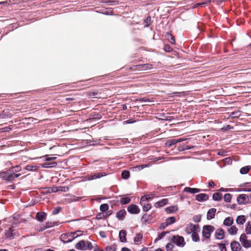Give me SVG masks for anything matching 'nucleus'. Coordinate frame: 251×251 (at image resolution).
Here are the masks:
<instances>
[{"instance_id": "cd10ccee", "label": "nucleus", "mask_w": 251, "mask_h": 251, "mask_svg": "<svg viewBox=\"0 0 251 251\" xmlns=\"http://www.w3.org/2000/svg\"><path fill=\"white\" fill-rule=\"evenodd\" d=\"M153 197H154L153 194L145 195L141 198V202H143L144 201L150 200L152 198H153Z\"/></svg>"}, {"instance_id": "5701e85b", "label": "nucleus", "mask_w": 251, "mask_h": 251, "mask_svg": "<svg viewBox=\"0 0 251 251\" xmlns=\"http://www.w3.org/2000/svg\"><path fill=\"white\" fill-rule=\"evenodd\" d=\"M126 214V211L125 209L120 210L117 213L116 217L119 220H122Z\"/></svg>"}, {"instance_id": "423d86ee", "label": "nucleus", "mask_w": 251, "mask_h": 251, "mask_svg": "<svg viewBox=\"0 0 251 251\" xmlns=\"http://www.w3.org/2000/svg\"><path fill=\"white\" fill-rule=\"evenodd\" d=\"M172 240L178 246L183 247L185 244L184 238L182 236L178 235L174 236L173 237Z\"/></svg>"}, {"instance_id": "c756f323", "label": "nucleus", "mask_w": 251, "mask_h": 251, "mask_svg": "<svg viewBox=\"0 0 251 251\" xmlns=\"http://www.w3.org/2000/svg\"><path fill=\"white\" fill-rule=\"evenodd\" d=\"M12 228H9L8 231L6 233L5 235L7 238H13L15 235V233H13Z\"/></svg>"}, {"instance_id": "393cba45", "label": "nucleus", "mask_w": 251, "mask_h": 251, "mask_svg": "<svg viewBox=\"0 0 251 251\" xmlns=\"http://www.w3.org/2000/svg\"><path fill=\"white\" fill-rule=\"evenodd\" d=\"M246 221L245 216L244 215L238 216L236 219V223L239 225H243Z\"/></svg>"}, {"instance_id": "aec40b11", "label": "nucleus", "mask_w": 251, "mask_h": 251, "mask_svg": "<svg viewBox=\"0 0 251 251\" xmlns=\"http://www.w3.org/2000/svg\"><path fill=\"white\" fill-rule=\"evenodd\" d=\"M238 229L235 226H231V227L228 228L227 231L230 235H235L237 234Z\"/></svg>"}, {"instance_id": "0eeeda50", "label": "nucleus", "mask_w": 251, "mask_h": 251, "mask_svg": "<svg viewBox=\"0 0 251 251\" xmlns=\"http://www.w3.org/2000/svg\"><path fill=\"white\" fill-rule=\"evenodd\" d=\"M237 201L240 204H245L249 201V197L246 194H241L238 197Z\"/></svg>"}, {"instance_id": "4d7b16f0", "label": "nucleus", "mask_w": 251, "mask_h": 251, "mask_svg": "<svg viewBox=\"0 0 251 251\" xmlns=\"http://www.w3.org/2000/svg\"><path fill=\"white\" fill-rule=\"evenodd\" d=\"M81 198L80 197H75V196H74L73 198H72V201H79V200H80Z\"/></svg>"}, {"instance_id": "20e7f679", "label": "nucleus", "mask_w": 251, "mask_h": 251, "mask_svg": "<svg viewBox=\"0 0 251 251\" xmlns=\"http://www.w3.org/2000/svg\"><path fill=\"white\" fill-rule=\"evenodd\" d=\"M20 176V174H16L14 173H12L11 174L8 175L7 173L5 172H2V173H0V177H3L4 179L8 181H12L15 178L18 177Z\"/></svg>"}, {"instance_id": "9d476101", "label": "nucleus", "mask_w": 251, "mask_h": 251, "mask_svg": "<svg viewBox=\"0 0 251 251\" xmlns=\"http://www.w3.org/2000/svg\"><path fill=\"white\" fill-rule=\"evenodd\" d=\"M208 199V196L207 195L205 194H200L196 196V199L199 201H202L207 200Z\"/></svg>"}, {"instance_id": "c9c22d12", "label": "nucleus", "mask_w": 251, "mask_h": 251, "mask_svg": "<svg viewBox=\"0 0 251 251\" xmlns=\"http://www.w3.org/2000/svg\"><path fill=\"white\" fill-rule=\"evenodd\" d=\"M176 222V218L174 217H171L167 218L166 220V222L168 225L174 223Z\"/></svg>"}, {"instance_id": "a211bd4d", "label": "nucleus", "mask_w": 251, "mask_h": 251, "mask_svg": "<svg viewBox=\"0 0 251 251\" xmlns=\"http://www.w3.org/2000/svg\"><path fill=\"white\" fill-rule=\"evenodd\" d=\"M178 210V207L176 205H172L169 206L165 208V211L167 213H172Z\"/></svg>"}, {"instance_id": "052dcab7", "label": "nucleus", "mask_w": 251, "mask_h": 251, "mask_svg": "<svg viewBox=\"0 0 251 251\" xmlns=\"http://www.w3.org/2000/svg\"><path fill=\"white\" fill-rule=\"evenodd\" d=\"M140 101H146V102H150V101L149 100V99H144V98H143L142 99H140L139 100Z\"/></svg>"}, {"instance_id": "f03ea898", "label": "nucleus", "mask_w": 251, "mask_h": 251, "mask_svg": "<svg viewBox=\"0 0 251 251\" xmlns=\"http://www.w3.org/2000/svg\"><path fill=\"white\" fill-rule=\"evenodd\" d=\"M214 227L211 225L204 226L202 229V236L207 240H209L211 234L214 231Z\"/></svg>"}, {"instance_id": "5fc2aeb1", "label": "nucleus", "mask_w": 251, "mask_h": 251, "mask_svg": "<svg viewBox=\"0 0 251 251\" xmlns=\"http://www.w3.org/2000/svg\"><path fill=\"white\" fill-rule=\"evenodd\" d=\"M21 170V168L19 166H15L13 168V172L15 171L16 172H20Z\"/></svg>"}, {"instance_id": "3c124183", "label": "nucleus", "mask_w": 251, "mask_h": 251, "mask_svg": "<svg viewBox=\"0 0 251 251\" xmlns=\"http://www.w3.org/2000/svg\"><path fill=\"white\" fill-rule=\"evenodd\" d=\"M201 217L200 215H196L193 217V220L195 222L198 223L201 221Z\"/></svg>"}, {"instance_id": "8fccbe9b", "label": "nucleus", "mask_w": 251, "mask_h": 251, "mask_svg": "<svg viewBox=\"0 0 251 251\" xmlns=\"http://www.w3.org/2000/svg\"><path fill=\"white\" fill-rule=\"evenodd\" d=\"M210 2V0H207L206 1H205L204 2L199 3L195 4L193 6V8H195L197 7L198 6H199L200 5H203L204 4L208 3Z\"/></svg>"}, {"instance_id": "49530a36", "label": "nucleus", "mask_w": 251, "mask_h": 251, "mask_svg": "<svg viewBox=\"0 0 251 251\" xmlns=\"http://www.w3.org/2000/svg\"><path fill=\"white\" fill-rule=\"evenodd\" d=\"M43 157L45 158V161H51L56 159V157H49L48 155H45Z\"/></svg>"}, {"instance_id": "e2e57ef3", "label": "nucleus", "mask_w": 251, "mask_h": 251, "mask_svg": "<svg viewBox=\"0 0 251 251\" xmlns=\"http://www.w3.org/2000/svg\"><path fill=\"white\" fill-rule=\"evenodd\" d=\"M10 130H11V128L9 127H6L3 128V131H5V132L6 131H9Z\"/></svg>"}, {"instance_id": "09e8293b", "label": "nucleus", "mask_w": 251, "mask_h": 251, "mask_svg": "<svg viewBox=\"0 0 251 251\" xmlns=\"http://www.w3.org/2000/svg\"><path fill=\"white\" fill-rule=\"evenodd\" d=\"M247 239V236L245 234L243 233L241 234L240 237V241L241 242V244L244 242L245 240H246Z\"/></svg>"}, {"instance_id": "72a5a7b5", "label": "nucleus", "mask_w": 251, "mask_h": 251, "mask_svg": "<svg viewBox=\"0 0 251 251\" xmlns=\"http://www.w3.org/2000/svg\"><path fill=\"white\" fill-rule=\"evenodd\" d=\"M130 176V173L128 171H124L122 173V177L124 179H127L129 178Z\"/></svg>"}, {"instance_id": "c03bdc74", "label": "nucleus", "mask_w": 251, "mask_h": 251, "mask_svg": "<svg viewBox=\"0 0 251 251\" xmlns=\"http://www.w3.org/2000/svg\"><path fill=\"white\" fill-rule=\"evenodd\" d=\"M173 248H174V244L171 243H169L167 244L166 246L167 251H172L171 250L173 249Z\"/></svg>"}, {"instance_id": "b1692460", "label": "nucleus", "mask_w": 251, "mask_h": 251, "mask_svg": "<svg viewBox=\"0 0 251 251\" xmlns=\"http://www.w3.org/2000/svg\"><path fill=\"white\" fill-rule=\"evenodd\" d=\"M46 215L45 212H38L36 214V219L38 221L42 222L46 218Z\"/></svg>"}, {"instance_id": "473e14b6", "label": "nucleus", "mask_w": 251, "mask_h": 251, "mask_svg": "<svg viewBox=\"0 0 251 251\" xmlns=\"http://www.w3.org/2000/svg\"><path fill=\"white\" fill-rule=\"evenodd\" d=\"M130 201V199L127 197L122 198L120 200V203L122 204L128 203Z\"/></svg>"}, {"instance_id": "58836bf2", "label": "nucleus", "mask_w": 251, "mask_h": 251, "mask_svg": "<svg viewBox=\"0 0 251 251\" xmlns=\"http://www.w3.org/2000/svg\"><path fill=\"white\" fill-rule=\"evenodd\" d=\"M245 248H249L251 247V240H246L242 243Z\"/></svg>"}, {"instance_id": "603ef678", "label": "nucleus", "mask_w": 251, "mask_h": 251, "mask_svg": "<svg viewBox=\"0 0 251 251\" xmlns=\"http://www.w3.org/2000/svg\"><path fill=\"white\" fill-rule=\"evenodd\" d=\"M231 115L233 117H239L241 115L240 113L239 112H232L231 113Z\"/></svg>"}, {"instance_id": "338daca9", "label": "nucleus", "mask_w": 251, "mask_h": 251, "mask_svg": "<svg viewBox=\"0 0 251 251\" xmlns=\"http://www.w3.org/2000/svg\"><path fill=\"white\" fill-rule=\"evenodd\" d=\"M96 248H95L94 249V251H103L102 250H100L99 249H98V247L96 245Z\"/></svg>"}, {"instance_id": "bf43d9fd", "label": "nucleus", "mask_w": 251, "mask_h": 251, "mask_svg": "<svg viewBox=\"0 0 251 251\" xmlns=\"http://www.w3.org/2000/svg\"><path fill=\"white\" fill-rule=\"evenodd\" d=\"M171 145L176 144V143H178V140H177L176 139H173L171 141Z\"/></svg>"}, {"instance_id": "37998d69", "label": "nucleus", "mask_w": 251, "mask_h": 251, "mask_svg": "<svg viewBox=\"0 0 251 251\" xmlns=\"http://www.w3.org/2000/svg\"><path fill=\"white\" fill-rule=\"evenodd\" d=\"M148 167H149V165L144 164V165H142L140 166H136L135 167H134V169L136 170L140 171V170L143 169L144 168Z\"/></svg>"}, {"instance_id": "de8ad7c7", "label": "nucleus", "mask_w": 251, "mask_h": 251, "mask_svg": "<svg viewBox=\"0 0 251 251\" xmlns=\"http://www.w3.org/2000/svg\"><path fill=\"white\" fill-rule=\"evenodd\" d=\"M219 247L221 251H226L225 244H219Z\"/></svg>"}, {"instance_id": "864d4df0", "label": "nucleus", "mask_w": 251, "mask_h": 251, "mask_svg": "<svg viewBox=\"0 0 251 251\" xmlns=\"http://www.w3.org/2000/svg\"><path fill=\"white\" fill-rule=\"evenodd\" d=\"M169 226L167 223L165 222V223H162L160 226V229H164L166 226Z\"/></svg>"}, {"instance_id": "c85d7f7f", "label": "nucleus", "mask_w": 251, "mask_h": 251, "mask_svg": "<svg viewBox=\"0 0 251 251\" xmlns=\"http://www.w3.org/2000/svg\"><path fill=\"white\" fill-rule=\"evenodd\" d=\"M222 194L220 193L217 192L213 194L212 198L215 201H219L221 200Z\"/></svg>"}, {"instance_id": "4468645a", "label": "nucleus", "mask_w": 251, "mask_h": 251, "mask_svg": "<svg viewBox=\"0 0 251 251\" xmlns=\"http://www.w3.org/2000/svg\"><path fill=\"white\" fill-rule=\"evenodd\" d=\"M126 232L125 230H121L119 232L120 240L122 242H126Z\"/></svg>"}, {"instance_id": "a19ab883", "label": "nucleus", "mask_w": 251, "mask_h": 251, "mask_svg": "<svg viewBox=\"0 0 251 251\" xmlns=\"http://www.w3.org/2000/svg\"><path fill=\"white\" fill-rule=\"evenodd\" d=\"M116 247L115 245L108 246L105 248L106 251H116Z\"/></svg>"}, {"instance_id": "6e6552de", "label": "nucleus", "mask_w": 251, "mask_h": 251, "mask_svg": "<svg viewBox=\"0 0 251 251\" xmlns=\"http://www.w3.org/2000/svg\"><path fill=\"white\" fill-rule=\"evenodd\" d=\"M128 211L131 214H138L140 212V209L135 204H131L127 208Z\"/></svg>"}, {"instance_id": "6ab92c4d", "label": "nucleus", "mask_w": 251, "mask_h": 251, "mask_svg": "<svg viewBox=\"0 0 251 251\" xmlns=\"http://www.w3.org/2000/svg\"><path fill=\"white\" fill-rule=\"evenodd\" d=\"M233 223V219L231 217L226 218L224 221V225L227 226H232Z\"/></svg>"}, {"instance_id": "7ed1b4c3", "label": "nucleus", "mask_w": 251, "mask_h": 251, "mask_svg": "<svg viewBox=\"0 0 251 251\" xmlns=\"http://www.w3.org/2000/svg\"><path fill=\"white\" fill-rule=\"evenodd\" d=\"M76 232H71L67 234H62L60 237L61 240L64 243H69L78 236V235L75 236Z\"/></svg>"}, {"instance_id": "774afa93", "label": "nucleus", "mask_w": 251, "mask_h": 251, "mask_svg": "<svg viewBox=\"0 0 251 251\" xmlns=\"http://www.w3.org/2000/svg\"><path fill=\"white\" fill-rule=\"evenodd\" d=\"M76 232V234H75V236H76L77 235H78V236H79L81 234V231H77Z\"/></svg>"}, {"instance_id": "4be33fe9", "label": "nucleus", "mask_w": 251, "mask_h": 251, "mask_svg": "<svg viewBox=\"0 0 251 251\" xmlns=\"http://www.w3.org/2000/svg\"><path fill=\"white\" fill-rule=\"evenodd\" d=\"M138 67L139 69L141 70L146 71L151 69L152 68V66L151 64H144L139 65Z\"/></svg>"}, {"instance_id": "f704fd0d", "label": "nucleus", "mask_w": 251, "mask_h": 251, "mask_svg": "<svg viewBox=\"0 0 251 251\" xmlns=\"http://www.w3.org/2000/svg\"><path fill=\"white\" fill-rule=\"evenodd\" d=\"M246 232L247 234H251V221L248 223L247 226L245 228Z\"/></svg>"}, {"instance_id": "dca6fc26", "label": "nucleus", "mask_w": 251, "mask_h": 251, "mask_svg": "<svg viewBox=\"0 0 251 251\" xmlns=\"http://www.w3.org/2000/svg\"><path fill=\"white\" fill-rule=\"evenodd\" d=\"M57 163L55 162H52L51 163L45 162L41 164V166L44 168H50L56 167Z\"/></svg>"}, {"instance_id": "a18cd8bd", "label": "nucleus", "mask_w": 251, "mask_h": 251, "mask_svg": "<svg viewBox=\"0 0 251 251\" xmlns=\"http://www.w3.org/2000/svg\"><path fill=\"white\" fill-rule=\"evenodd\" d=\"M61 209V208L60 207H55V208H54L53 210L52 211V214L53 215L57 214L60 212Z\"/></svg>"}, {"instance_id": "13d9d810", "label": "nucleus", "mask_w": 251, "mask_h": 251, "mask_svg": "<svg viewBox=\"0 0 251 251\" xmlns=\"http://www.w3.org/2000/svg\"><path fill=\"white\" fill-rule=\"evenodd\" d=\"M172 49L169 46H166L165 47V50L166 51H170Z\"/></svg>"}, {"instance_id": "9b49d317", "label": "nucleus", "mask_w": 251, "mask_h": 251, "mask_svg": "<svg viewBox=\"0 0 251 251\" xmlns=\"http://www.w3.org/2000/svg\"><path fill=\"white\" fill-rule=\"evenodd\" d=\"M231 248L232 251H239L241 247L238 242L233 241L231 243Z\"/></svg>"}, {"instance_id": "2eb2a0df", "label": "nucleus", "mask_w": 251, "mask_h": 251, "mask_svg": "<svg viewBox=\"0 0 251 251\" xmlns=\"http://www.w3.org/2000/svg\"><path fill=\"white\" fill-rule=\"evenodd\" d=\"M184 191L189 192L191 194H195L200 192L201 191V189L187 187L184 189Z\"/></svg>"}, {"instance_id": "4c0bfd02", "label": "nucleus", "mask_w": 251, "mask_h": 251, "mask_svg": "<svg viewBox=\"0 0 251 251\" xmlns=\"http://www.w3.org/2000/svg\"><path fill=\"white\" fill-rule=\"evenodd\" d=\"M109 206L106 203L102 204L100 206V210L102 212H105L108 209Z\"/></svg>"}, {"instance_id": "ea45409f", "label": "nucleus", "mask_w": 251, "mask_h": 251, "mask_svg": "<svg viewBox=\"0 0 251 251\" xmlns=\"http://www.w3.org/2000/svg\"><path fill=\"white\" fill-rule=\"evenodd\" d=\"M231 198H232V196H231V194H226L225 195V196L224 197V199L226 202H229L230 201Z\"/></svg>"}, {"instance_id": "680f3d73", "label": "nucleus", "mask_w": 251, "mask_h": 251, "mask_svg": "<svg viewBox=\"0 0 251 251\" xmlns=\"http://www.w3.org/2000/svg\"><path fill=\"white\" fill-rule=\"evenodd\" d=\"M121 251H131L128 248L124 247L122 249Z\"/></svg>"}, {"instance_id": "7c9ffc66", "label": "nucleus", "mask_w": 251, "mask_h": 251, "mask_svg": "<svg viewBox=\"0 0 251 251\" xmlns=\"http://www.w3.org/2000/svg\"><path fill=\"white\" fill-rule=\"evenodd\" d=\"M250 169L251 167L250 166L243 167L240 169V173L242 174H246L250 171Z\"/></svg>"}, {"instance_id": "f3484780", "label": "nucleus", "mask_w": 251, "mask_h": 251, "mask_svg": "<svg viewBox=\"0 0 251 251\" xmlns=\"http://www.w3.org/2000/svg\"><path fill=\"white\" fill-rule=\"evenodd\" d=\"M106 176V174L104 172L100 173H97L94 175H92L90 176H89L88 180H93L97 178H99L102 176Z\"/></svg>"}, {"instance_id": "69168bd1", "label": "nucleus", "mask_w": 251, "mask_h": 251, "mask_svg": "<svg viewBox=\"0 0 251 251\" xmlns=\"http://www.w3.org/2000/svg\"><path fill=\"white\" fill-rule=\"evenodd\" d=\"M219 190L221 191L227 192V191H228V189H225V188H221Z\"/></svg>"}, {"instance_id": "412c9836", "label": "nucleus", "mask_w": 251, "mask_h": 251, "mask_svg": "<svg viewBox=\"0 0 251 251\" xmlns=\"http://www.w3.org/2000/svg\"><path fill=\"white\" fill-rule=\"evenodd\" d=\"M142 235L140 233H138L136 235L135 237L134 238V241L135 244L139 245L141 244V241L142 240Z\"/></svg>"}, {"instance_id": "1a4fd4ad", "label": "nucleus", "mask_w": 251, "mask_h": 251, "mask_svg": "<svg viewBox=\"0 0 251 251\" xmlns=\"http://www.w3.org/2000/svg\"><path fill=\"white\" fill-rule=\"evenodd\" d=\"M215 237L218 239H222L225 237V232L223 229H218L215 232Z\"/></svg>"}, {"instance_id": "0e129e2a", "label": "nucleus", "mask_w": 251, "mask_h": 251, "mask_svg": "<svg viewBox=\"0 0 251 251\" xmlns=\"http://www.w3.org/2000/svg\"><path fill=\"white\" fill-rule=\"evenodd\" d=\"M239 191L251 192V189H244L241 190H239Z\"/></svg>"}, {"instance_id": "ddd939ff", "label": "nucleus", "mask_w": 251, "mask_h": 251, "mask_svg": "<svg viewBox=\"0 0 251 251\" xmlns=\"http://www.w3.org/2000/svg\"><path fill=\"white\" fill-rule=\"evenodd\" d=\"M216 209L215 208H211L208 210L207 213V219L211 220L213 219L215 217Z\"/></svg>"}, {"instance_id": "79ce46f5", "label": "nucleus", "mask_w": 251, "mask_h": 251, "mask_svg": "<svg viewBox=\"0 0 251 251\" xmlns=\"http://www.w3.org/2000/svg\"><path fill=\"white\" fill-rule=\"evenodd\" d=\"M167 233V232L163 231L162 233H160L158 235L157 238L155 240V241L156 242L157 241L160 240L161 239H162Z\"/></svg>"}, {"instance_id": "f257e3e1", "label": "nucleus", "mask_w": 251, "mask_h": 251, "mask_svg": "<svg viewBox=\"0 0 251 251\" xmlns=\"http://www.w3.org/2000/svg\"><path fill=\"white\" fill-rule=\"evenodd\" d=\"M75 248L79 250H91L93 249V246L91 242L88 241L81 240L76 244Z\"/></svg>"}, {"instance_id": "6e6d98bb", "label": "nucleus", "mask_w": 251, "mask_h": 251, "mask_svg": "<svg viewBox=\"0 0 251 251\" xmlns=\"http://www.w3.org/2000/svg\"><path fill=\"white\" fill-rule=\"evenodd\" d=\"M208 186L210 188H213L215 186V184L213 181H210L208 183Z\"/></svg>"}, {"instance_id": "f8f14e48", "label": "nucleus", "mask_w": 251, "mask_h": 251, "mask_svg": "<svg viewBox=\"0 0 251 251\" xmlns=\"http://www.w3.org/2000/svg\"><path fill=\"white\" fill-rule=\"evenodd\" d=\"M168 202V200L167 199H163L161 201L155 202L154 204V206L156 208H159L167 204Z\"/></svg>"}, {"instance_id": "2f4dec72", "label": "nucleus", "mask_w": 251, "mask_h": 251, "mask_svg": "<svg viewBox=\"0 0 251 251\" xmlns=\"http://www.w3.org/2000/svg\"><path fill=\"white\" fill-rule=\"evenodd\" d=\"M143 206V210L144 211L147 212L151 208V203H144L142 202Z\"/></svg>"}, {"instance_id": "a878e982", "label": "nucleus", "mask_w": 251, "mask_h": 251, "mask_svg": "<svg viewBox=\"0 0 251 251\" xmlns=\"http://www.w3.org/2000/svg\"><path fill=\"white\" fill-rule=\"evenodd\" d=\"M200 230H196L193 233H192V239L194 242H198L200 241V238L198 234V233Z\"/></svg>"}, {"instance_id": "39448f33", "label": "nucleus", "mask_w": 251, "mask_h": 251, "mask_svg": "<svg viewBox=\"0 0 251 251\" xmlns=\"http://www.w3.org/2000/svg\"><path fill=\"white\" fill-rule=\"evenodd\" d=\"M196 230H200V226L193 224H188L187 225L185 229V232L188 234H192Z\"/></svg>"}, {"instance_id": "bb28decb", "label": "nucleus", "mask_w": 251, "mask_h": 251, "mask_svg": "<svg viewBox=\"0 0 251 251\" xmlns=\"http://www.w3.org/2000/svg\"><path fill=\"white\" fill-rule=\"evenodd\" d=\"M25 169L26 170H28L29 171H36L39 169V167L38 166L28 165L25 167Z\"/></svg>"}, {"instance_id": "e433bc0d", "label": "nucleus", "mask_w": 251, "mask_h": 251, "mask_svg": "<svg viewBox=\"0 0 251 251\" xmlns=\"http://www.w3.org/2000/svg\"><path fill=\"white\" fill-rule=\"evenodd\" d=\"M167 38L169 40V42L171 44H175V37L170 33H167Z\"/></svg>"}]
</instances>
